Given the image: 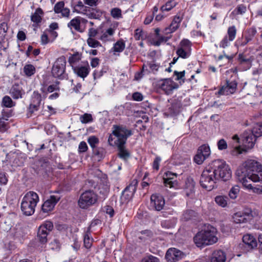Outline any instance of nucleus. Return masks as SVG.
Here are the masks:
<instances>
[{"label":"nucleus","mask_w":262,"mask_h":262,"mask_svg":"<svg viewBox=\"0 0 262 262\" xmlns=\"http://www.w3.org/2000/svg\"><path fill=\"white\" fill-rule=\"evenodd\" d=\"M232 177L231 170L225 161L217 159L212 161L203 171L200 180L202 187L211 191L217 187L220 180L226 182Z\"/></svg>","instance_id":"1"},{"label":"nucleus","mask_w":262,"mask_h":262,"mask_svg":"<svg viewBox=\"0 0 262 262\" xmlns=\"http://www.w3.org/2000/svg\"><path fill=\"white\" fill-rule=\"evenodd\" d=\"M236 175L238 180L245 187L252 189L253 187L248 180L262 183V166L255 160H248L236 170Z\"/></svg>","instance_id":"2"},{"label":"nucleus","mask_w":262,"mask_h":262,"mask_svg":"<svg viewBox=\"0 0 262 262\" xmlns=\"http://www.w3.org/2000/svg\"><path fill=\"white\" fill-rule=\"evenodd\" d=\"M216 233L215 228L210 225L205 226L204 229L197 233L193 237L194 242L198 247L212 245L217 241Z\"/></svg>","instance_id":"3"},{"label":"nucleus","mask_w":262,"mask_h":262,"mask_svg":"<svg viewBox=\"0 0 262 262\" xmlns=\"http://www.w3.org/2000/svg\"><path fill=\"white\" fill-rule=\"evenodd\" d=\"M262 136V123L256 124L252 130H245L241 135V140L245 149L243 151L252 148L256 138Z\"/></svg>","instance_id":"4"},{"label":"nucleus","mask_w":262,"mask_h":262,"mask_svg":"<svg viewBox=\"0 0 262 262\" xmlns=\"http://www.w3.org/2000/svg\"><path fill=\"white\" fill-rule=\"evenodd\" d=\"M39 201L38 194L33 191L28 192L23 197L20 208L24 214L31 215L35 212L36 205Z\"/></svg>","instance_id":"5"},{"label":"nucleus","mask_w":262,"mask_h":262,"mask_svg":"<svg viewBox=\"0 0 262 262\" xmlns=\"http://www.w3.org/2000/svg\"><path fill=\"white\" fill-rule=\"evenodd\" d=\"M112 134L117 138L115 144H125L127 138L132 135V131L124 125H113Z\"/></svg>","instance_id":"6"},{"label":"nucleus","mask_w":262,"mask_h":262,"mask_svg":"<svg viewBox=\"0 0 262 262\" xmlns=\"http://www.w3.org/2000/svg\"><path fill=\"white\" fill-rule=\"evenodd\" d=\"M97 201V195L93 191L88 190L83 192L78 200V205L82 209H87Z\"/></svg>","instance_id":"7"},{"label":"nucleus","mask_w":262,"mask_h":262,"mask_svg":"<svg viewBox=\"0 0 262 262\" xmlns=\"http://www.w3.org/2000/svg\"><path fill=\"white\" fill-rule=\"evenodd\" d=\"M66 67V59L61 56L56 60L52 67V73L54 77L63 79Z\"/></svg>","instance_id":"8"},{"label":"nucleus","mask_w":262,"mask_h":262,"mask_svg":"<svg viewBox=\"0 0 262 262\" xmlns=\"http://www.w3.org/2000/svg\"><path fill=\"white\" fill-rule=\"evenodd\" d=\"M53 229V223L49 221L45 222L40 226L38 229L37 237L39 242L42 244H46L48 241L47 236L49 233Z\"/></svg>","instance_id":"9"},{"label":"nucleus","mask_w":262,"mask_h":262,"mask_svg":"<svg viewBox=\"0 0 262 262\" xmlns=\"http://www.w3.org/2000/svg\"><path fill=\"white\" fill-rule=\"evenodd\" d=\"M195 182L191 176H187L184 180L183 186V193L186 197L193 199L195 196L194 191Z\"/></svg>","instance_id":"10"},{"label":"nucleus","mask_w":262,"mask_h":262,"mask_svg":"<svg viewBox=\"0 0 262 262\" xmlns=\"http://www.w3.org/2000/svg\"><path fill=\"white\" fill-rule=\"evenodd\" d=\"M210 154L208 145L204 144L199 147L197 153L194 157V161L198 164H201Z\"/></svg>","instance_id":"11"},{"label":"nucleus","mask_w":262,"mask_h":262,"mask_svg":"<svg viewBox=\"0 0 262 262\" xmlns=\"http://www.w3.org/2000/svg\"><path fill=\"white\" fill-rule=\"evenodd\" d=\"M137 184L138 181L136 179H134L123 191L121 196V200L122 203L126 201H128L132 198L136 191Z\"/></svg>","instance_id":"12"},{"label":"nucleus","mask_w":262,"mask_h":262,"mask_svg":"<svg viewBox=\"0 0 262 262\" xmlns=\"http://www.w3.org/2000/svg\"><path fill=\"white\" fill-rule=\"evenodd\" d=\"M165 205V200L163 197L158 194H152L150 196V207L153 210L160 211Z\"/></svg>","instance_id":"13"},{"label":"nucleus","mask_w":262,"mask_h":262,"mask_svg":"<svg viewBox=\"0 0 262 262\" xmlns=\"http://www.w3.org/2000/svg\"><path fill=\"white\" fill-rule=\"evenodd\" d=\"M159 85V88L167 95L171 94L174 90L179 88V85L170 79L161 80Z\"/></svg>","instance_id":"14"},{"label":"nucleus","mask_w":262,"mask_h":262,"mask_svg":"<svg viewBox=\"0 0 262 262\" xmlns=\"http://www.w3.org/2000/svg\"><path fill=\"white\" fill-rule=\"evenodd\" d=\"M239 64L243 71L249 69L252 66V62L254 60L253 56H248L243 54H240L238 56Z\"/></svg>","instance_id":"15"},{"label":"nucleus","mask_w":262,"mask_h":262,"mask_svg":"<svg viewBox=\"0 0 262 262\" xmlns=\"http://www.w3.org/2000/svg\"><path fill=\"white\" fill-rule=\"evenodd\" d=\"M81 63L82 64L76 66L75 68H73V70L77 76L84 78L88 75L90 68L87 61L81 62Z\"/></svg>","instance_id":"16"},{"label":"nucleus","mask_w":262,"mask_h":262,"mask_svg":"<svg viewBox=\"0 0 262 262\" xmlns=\"http://www.w3.org/2000/svg\"><path fill=\"white\" fill-rule=\"evenodd\" d=\"M243 246L248 251L253 249L257 246V243L253 236L250 234H246L243 237Z\"/></svg>","instance_id":"17"},{"label":"nucleus","mask_w":262,"mask_h":262,"mask_svg":"<svg viewBox=\"0 0 262 262\" xmlns=\"http://www.w3.org/2000/svg\"><path fill=\"white\" fill-rule=\"evenodd\" d=\"M59 200L55 195H51L49 199L45 201L42 205L41 209L43 212L47 213L52 211Z\"/></svg>","instance_id":"18"},{"label":"nucleus","mask_w":262,"mask_h":262,"mask_svg":"<svg viewBox=\"0 0 262 262\" xmlns=\"http://www.w3.org/2000/svg\"><path fill=\"white\" fill-rule=\"evenodd\" d=\"M191 42L187 39L181 40V57L182 58L188 57L191 54Z\"/></svg>","instance_id":"19"},{"label":"nucleus","mask_w":262,"mask_h":262,"mask_svg":"<svg viewBox=\"0 0 262 262\" xmlns=\"http://www.w3.org/2000/svg\"><path fill=\"white\" fill-rule=\"evenodd\" d=\"M180 256V251L175 248L168 249L165 254V258L167 262H176L178 261Z\"/></svg>","instance_id":"20"},{"label":"nucleus","mask_w":262,"mask_h":262,"mask_svg":"<svg viewBox=\"0 0 262 262\" xmlns=\"http://www.w3.org/2000/svg\"><path fill=\"white\" fill-rule=\"evenodd\" d=\"M226 253L221 250H218L213 252L207 262H226Z\"/></svg>","instance_id":"21"},{"label":"nucleus","mask_w":262,"mask_h":262,"mask_svg":"<svg viewBox=\"0 0 262 262\" xmlns=\"http://www.w3.org/2000/svg\"><path fill=\"white\" fill-rule=\"evenodd\" d=\"M41 101V95L38 93L34 92L33 96V103L30 104L29 107V112L31 114L38 110Z\"/></svg>","instance_id":"22"},{"label":"nucleus","mask_w":262,"mask_h":262,"mask_svg":"<svg viewBox=\"0 0 262 262\" xmlns=\"http://www.w3.org/2000/svg\"><path fill=\"white\" fill-rule=\"evenodd\" d=\"M10 94L13 99H18L22 98L23 95L25 94V92L20 84L15 83L11 88Z\"/></svg>","instance_id":"23"},{"label":"nucleus","mask_w":262,"mask_h":262,"mask_svg":"<svg viewBox=\"0 0 262 262\" xmlns=\"http://www.w3.org/2000/svg\"><path fill=\"white\" fill-rule=\"evenodd\" d=\"M166 177H164V183L166 186H169V187H177L178 182L174 180L173 176H176V173H172L170 171H167L165 173Z\"/></svg>","instance_id":"24"},{"label":"nucleus","mask_w":262,"mask_h":262,"mask_svg":"<svg viewBox=\"0 0 262 262\" xmlns=\"http://www.w3.org/2000/svg\"><path fill=\"white\" fill-rule=\"evenodd\" d=\"M252 217L251 213L237 212L234 214V222L236 224L246 223L251 219Z\"/></svg>","instance_id":"25"},{"label":"nucleus","mask_w":262,"mask_h":262,"mask_svg":"<svg viewBox=\"0 0 262 262\" xmlns=\"http://www.w3.org/2000/svg\"><path fill=\"white\" fill-rule=\"evenodd\" d=\"M256 33L255 28H251L247 29L245 33V38L239 42L241 46H245L251 41Z\"/></svg>","instance_id":"26"},{"label":"nucleus","mask_w":262,"mask_h":262,"mask_svg":"<svg viewBox=\"0 0 262 262\" xmlns=\"http://www.w3.org/2000/svg\"><path fill=\"white\" fill-rule=\"evenodd\" d=\"M82 14L90 19H100L102 15V12L99 9L89 7Z\"/></svg>","instance_id":"27"},{"label":"nucleus","mask_w":262,"mask_h":262,"mask_svg":"<svg viewBox=\"0 0 262 262\" xmlns=\"http://www.w3.org/2000/svg\"><path fill=\"white\" fill-rule=\"evenodd\" d=\"M125 144H117L116 146L118 149V157L124 161L127 160L130 157V154L128 150L126 148Z\"/></svg>","instance_id":"28"},{"label":"nucleus","mask_w":262,"mask_h":262,"mask_svg":"<svg viewBox=\"0 0 262 262\" xmlns=\"http://www.w3.org/2000/svg\"><path fill=\"white\" fill-rule=\"evenodd\" d=\"M180 23V17L179 16H176L174 17L169 27L166 28L164 29V34H167L175 31L179 28Z\"/></svg>","instance_id":"29"},{"label":"nucleus","mask_w":262,"mask_h":262,"mask_svg":"<svg viewBox=\"0 0 262 262\" xmlns=\"http://www.w3.org/2000/svg\"><path fill=\"white\" fill-rule=\"evenodd\" d=\"M81 58L82 54L78 52L74 53L69 57L68 62L72 69L78 66V64L81 59Z\"/></svg>","instance_id":"30"},{"label":"nucleus","mask_w":262,"mask_h":262,"mask_svg":"<svg viewBox=\"0 0 262 262\" xmlns=\"http://www.w3.org/2000/svg\"><path fill=\"white\" fill-rule=\"evenodd\" d=\"M154 236L152 231L149 230H145L141 231L138 235V238L142 242L150 240Z\"/></svg>","instance_id":"31"},{"label":"nucleus","mask_w":262,"mask_h":262,"mask_svg":"<svg viewBox=\"0 0 262 262\" xmlns=\"http://www.w3.org/2000/svg\"><path fill=\"white\" fill-rule=\"evenodd\" d=\"M81 20H84V19L81 18L80 17H76L72 19L70 23L68 24V27L71 29L73 27L76 31H80V23Z\"/></svg>","instance_id":"32"},{"label":"nucleus","mask_w":262,"mask_h":262,"mask_svg":"<svg viewBox=\"0 0 262 262\" xmlns=\"http://www.w3.org/2000/svg\"><path fill=\"white\" fill-rule=\"evenodd\" d=\"M214 201L219 206L224 208L227 207L229 198L225 195H217L215 198Z\"/></svg>","instance_id":"33"},{"label":"nucleus","mask_w":262,"mask_h":262,"mask_svg":"<svg viewBox=\"0 0 262 262\" xmlns=\"http://www.w3.org/2000/svg\"><path fill=\"white\" fill-rule=\"evenodd\" d=\"M43 14L42 9L40 8H38L35 13L31 16V20L34 23H39L41 20V15Z\"/></svg>","instance_id":"34"},{"label":"nucleus","mask_w":262,"mask_h":262,"mask_svg":"<svg viewBox=\"0 0 262 262\" xmlns=\"http://www.w3.org/2000/svg\"><path fill=\"white\" fill-rule=\"evenodd\" d=\"M125 47L124 41L122 39L117 41L114 45L112 49L113 51L115 52H121Z\"/></svg>","instance_id":"35"},{"label":"nucleus","mask_w":262,"mask_h":262,"mask_svg":"<svg viewBox=\"0 0 262 262\" xmlns=\"http://www.w3.org/2000/svg\"><path fill=\"white\" fill-rule=\"evenodd\" d=\"M2 104L6 107L10 108L15 106V103L12 101L9 96H5L3 98Z\"/></svg>","instance_id":"36"},{"label":"nucleus","mask_w":262,"mask_h":262,"mask_svg":"<svg viewBox=\"0 0 262 262\" xmlns=\"http://www.w3.org/2000/svg\"><path fill=\"white\" fill-rule=\"evenodd\" d=\"M24 72L27 76H31L35 73V68L32 64H26L24 67Z\"/></svg>","instance_id":"37"},{"label":"nucleus","mask_w":262,"mask_h":262,"mask_svg":"<svg viewBox=\"0 0 262 262\" xmlns=\"http://www.w3.org/2000/svg\"><path fill=\"white\" fill-rule=\"evenodd\" d=\"M239 192V187L237 185L233 186L229 192V196L232 199H235Z\"/></svg>","instance_id":"38"},{"label":"nucleus","mask_w":262,"mask_h":262,"mask_svg":"<svg viewBox=\"0 0 262 262\" xmlns=\"http://www.w3.org/2000/svg\"><path fill=\"white\" fill-rule=\"evenodd\" d=\"M176 5V3L174 1H169L166 3L165 5L161 7V10L162 12L164 11H168Z\"/></svg>","instance_id":"39"},{"label":"nucleus","mask_w":262,"mask_h":262,"mask_svg":"<svg viewBox=\"0 0 262 262\" xmlns=\"http://www.w3.org/2000/svg\"><path fill=\"white\" fill-rule=\"evenodd\" d=\"M8 119L3 116L0 118V132H4L7 130L8 128V124L6 122Z\"/></svg>","instance_id":"40"},{"label":"nucleus","mask_w":262,"mask_h":262,"mask_svg":"<svg viewBox=\"0 0 262 262\" xmlns=\"http://www.w3.org/2000/svg\"><path fill=\"white\" fill-rule=\"evenodd\" d=\"M80 121L83 124L92 122L93 121L92 116L90 114L85 113L80 117Z\"/></svg>","instance_id":"41"},{"label":"nucleus","mask_w":262,"mask_h":262,"mask_svg":"<svg viewBox=\"0 0 262 262\" xmlns=\"http://www.w3.org/2000/svg\"><path fill=\"white\" fill-rule=\"evenodd\" d=\"M227 33L229 37V40H233L235 38L236 33V29L235 27L234 26H231L229 27Z\"/></svg>","instance_id":"42"},{"label":"nucleus","mask_w":262,"mask_h":262,"mask_svg":"<svg viewBox=\"0 0 262 262\" xmlns=\"http://www.w3.org/2000/svg\"><path fill=\"white\" fill-rule=\"evenodd\" d=\"M226 85L229 88L230 92H232L233 94L235 92L237 88V82L235 81L226 80Z\"/></svg>","instance_id":"43"},{"label":"nucleus","mask_w":262,"mask_h":262,"mask_svg":"<svg viewBox=\"0 0 262 262\" xmlns=\"http://www.w3.org/2000/svg\"><path fill=\"white\" fill-rule=\"evenodd\" d=\"M87 43L88 46L91 48H97L98 47H101V43L94 38H88L87 39Z\"/></svg>","instance_id":"44"},{"label":"nucleus","mask_w":262,"mask_h":262,"mask_svg":"<svg viewBox=\"0 0 262 262\" xmlns=\"http://www.w3.org/2000/svg\"><path fill=\"white\" fill-rule=\"evenodd\" d=\"M196 212L192 210H186L183 213V217L186 221L191 219L193 217L195 216Z\"/></svg>","instance_id":"45"},{"label":"nucleus","mask_w":262,"mask_h":262,"mask_svg":"<svg viewBox=\"0 0 262 262\" xmlns=\"http://www.w3.org/2000/svg\"><path fill=\"white\" fill-rule=\"evenodd\" d=\"M88 142L91 147L94 149L96 148V144L99 142V140L95 136H91L89 138Z\"/></svg>","instance_id":"46"},{"label":"nucleus","mask_w":262,"mask_h":262,"mask_svg":"<svg viewBox=\"0 0 262 262\" xmlns=\"http://www.w3.org/2000/svg\"><path fill=\"white\" fill-rule=\"evenodd\" d=\"M228 89L229 88L228 86L225 84L220 89L217 93L220 95H228L229 94H233L232 92H229V90H228Z\"/></svg>","instance_id":"47"},{"label":"nucleus","mask_w":262,"mask_h":262,"mask_svg":"<svg viewBox=\"0 0 262 262\" xmlns=\"http://www.w3.org/2000/svg\"><path fill=\"white\" fill-rule=\"evenodd\" d=\"M8 30V26L7 23L3 22L0 24V36L4 37Z\"/></svg>","instance_id":"48"},{"label":"nucleus","mask_w":262,"mask_h":262,"mask_svg":"<svg viewBox=\"0 0 262 262\" xmlns=\"http://www.w3.org/2000/svg\"><path fill=\"white\" fill-rule=\"evenodd\" d=\"M50 246L52 249L54 250H59L60 249L61 244L59 241L56 238L50 243Z\"/></svg>","instance_id":"49"},{"label":"nucleus","mask_w":262,"mask_h":262,"mask_svg":"<svg viewBox=\"0 0 262 262\" xmlns=\"http://www.w3.org/2000/svg\"><path fill=\"white\" fill-rule=\"evenodd\" d=\"M78 7L79 8V11H77L76 9L75 8V10L76 12L79 13H83L85 10H86L88 9V7L87 6H84L82 2L81 1H79L76 5L75 6V7Z\"/></svg>","instance_id":"50"},{"label":"nucleus","mask_w":262,"mask_h":262,"mask_svg":"<svg viewBox=\"0 0 262 262\" xmlns=\"http://www.w3.org/2000/svg\"><path fill=\"white\" fill-rule=\"evenodd\" d=\"M64 3L63 2H59L56 3L54 6V10L56 13H59L64 8Z\"/></svg>","instance_id":"51"},{"label":"nucleus","mask_w":262,"mask_h":262,"mask_svg":"<svg viewBox=\"0 0 262 262\" xmlns=\"http://www.w3.org/2000/svg\"><path fill=\"white\" fill-rule=\"evenodd\" d=\"M246 10V7L244 5L241 4L237 6V7L234 10V11L236 14H243V13H245Z\"/></svg>","instance_id":"52"},{"label":"nucleus","mask_w":262,"mask_h":262,"mask_svg":"<svg viewBox=\"0 0 262 262\" xmlns=\"http://www.w3.org/2000/svg\"><path fill=\"white\" fill-rule=\"evenodd\" d=\"M83 242L85 248H90L91 247L92 240L90 239V236L88 232L84 235Z\"/></svg>","instance_id":"53"},{"label":"nucleus","mask_w":262,"mask_h":262,"mask_svg":"<svg viewBox=\"0 0 262 262\" xmlns=\"http://www.w3.org/2000/svg\"><path fill=\"white\" fill-rule=\"evenodd\" d=\"M217 147L219 150H222L227 148V144L224 139H220L217 143Z\"/></svg>","instance_id":"54"},{"label":"nucleus","mask_w":262,"mask_h":262,"mask_svg":"<svg viewBox=\"0 0 262 262\" xmlns=\"http://www.w3.org/2000/svg\"><path fill=\"white\" fill-rule=\"evenodd\" d=\"M111 15L113 17L117 18L121 16V11L118 8H115L111 10Z\"/></svg>","instance_id":"55"},{"label":"nucleus","mask_w":262,"mask_h":262,"mask_svg":"<svg viewBox=\"0 0 262 262\" xmlns=\"http://www.w3.org/2000/svg\"><path fill=\"white\" fill-rule=\"evenodd\" d=\"M148 68L149 69V72L155 73L157 72L159 68L158 65L155 64V61H152L150 62H148Z\"/></svg>","instance_id":"56"},{"label":"nucleus","mask_w":262,"mask_h":262,"mask_svg":"<svg viewBox=\"0 0 262 262\" xmlns=\"http://www.w3.org/2000/svg\"><path fill=\"white\" fill-rule=\"evenodd\" d=\"M142 262H159V260L157 257L150 255L143 258Z\"/></svg>","instance_id":"57"},{"label":"nucleus","mask_w":262,"mask_h":262,"mask_svg":"<svg viewBox=\"0 0 262 262\" xmlns=\"http://www.w3.org/2000/svg\"><path fill=\"white\" fill-rule=\"evenodd\" d=\"M158 37V40L154 43L155 46H160L162 42H166L169 39V37L163 36H159Z\"/></svg>","instance_id":"58"},{"label":"nucleus","mask_w":262,"mask_h":262,"mask_svg":"<svg viewBox=\"0 0 262 262\" xmlns=\"http://www.w3.org/2000/svg\"><path fill=\"white\" fill-rule=\"evenodd\" d=\"M133 99L135 101H140L143 100L142 95L139 92H135L133 94Z\"/></svg>","instance_id":"59"},{"label":"nucleus","mask_w":262,"mask_h":262,"mask_svg":"<svg viewBox=\"0 0 262 262\" xmlns=\"http://www.w3.org/2000/svg\"><path fill=\"white\" fill-rule=\"evenodd\" d=\"M88 149V146L86 143L84 142H81L79 145V151L81 152H85Z\"/></svg>","instance_id":"60"},{"label":"nucleus","mask_w":262,"mask_h":262,"mask_svg":"<svg viewBox=\"0 0 262 262\" xmlns=\"http://www.w3.org/2000/svg\"><path fill=\"white\" fill-rule=\"evenodd\" d=\"M105 211L106 214L110 215V217H113L114 215V210L112 207L110 206H106L104 207Z\"/></svg>","instance_id":"61"},{"label":"nucleus","mask_w":262,"mask_h":262,"mask_svg":"<svg viewBox=\"0 0 262 262\" xmlns=\"http://www.w3.org/2000/svg\"><path fill=\"white\" fill-rule=\"evenodd\" d=\"M97 33L98 32L96 29L93 28H90L88 32L89 38H94V37H95L96 36Z\"/></svg>","instance_id":"62"},{"label":"nucleus","mask_w":262,"mask_h":262,"mask_svg":"<svg viewBox=\"0 0 262 262\" xmlns=\"http://www.w3.org/2000/svg\"><path fill=\"white\" fill-rule=\"evenodd\" d=\"M161 158L159 157H157L153 162V168L158 170L159 168V163L161 161Z\"/></svg>","instance_id":"63"},{"label":"nucleus","mask_w":262,"mask_h":262,"mask_svg":"<svg viewBox=\"0 0 262 262\" xmlns=\"http://www.w3.org/2000/svg\"><path fill=\"white\" fill-rule=\"evenodd\" d=\"M83 1L85 4L91 7L96 6L98 4V0H83Z\"/></svg>","instance_id":"64"}]
</instances>
